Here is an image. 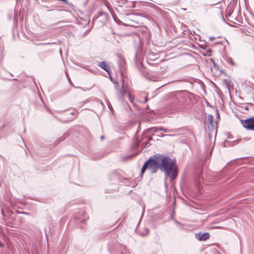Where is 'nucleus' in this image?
I'll return each instance as SVG.
<instances>
[{
  "mask_svg": "<svg viewBox=\"0 0 254 254\" xmlns=\"http://www.w3.org/2000/svg\"><path fill=\"white\" fill-rule=\"evenodd\" d=\"M113 17V19L114 20V21L116 23H118L119 24H122L123 25H124L125 26L134 27H137L138 26L139 23L137 22H136L133 20L127 19L125 20L126 22H123L118 19V17Z\"/></svg>",
  "mask_w": 254,
  "mask_h": 254,
  "instance_id": "obj_6",
  "label": "nucleus"
},
{
  "mask_svg": "<svg viewBox=\"0 0 254 254\" xmlns=\"http://www.w3.org/2000/svg\"><path fill=\"white\" fill-rule=\"evenodd\" d=\"M98 65L102 69L105 70L106 72H107L108 74L110 73L111 71V68L106 62H102L98 64Z\"/></svg>",
  "mask_w": 254,
  "mask_h": 254,
  "instance_id": "obj_9",
  "label": "nucleus"
},
{
  "mask_svg": "<svg viewBox=\"0 0 254 254\" xmlns=\"http://www.w3.org/2000/svg\"><path fill=\"white\" fill-rule=\"evenodd\" d=\"M13 21L14 22H16V21H17L16 17H14Z\"/></svg>",
  "mask_w": 254,
  "mask_h": 254,
  "instance_id": "obj_20",
  "label": "nucleus"
},
{
  "mask_svg": "<svg viewBox=\"0 0 254 254\" xmlns=\"http://www.w3.org/2000/svg\"><path fill=\"white\" fill-rule=\"evenodd\" d=\"M214 37H211L210 38V40H214Z\"/></svg>",
  "mask_w": 254,
  "mask_h": 254,
  "instance_id": "obj_23",
  "label": "nucleus"
},
{
  "mask_svg": "<svg viewBox=\"0 0 254 254\" xmlns=\"http://www.w3.org/2000/svg\"><path fill=\"white\" fill-rule=\"evenodd\" d=\"M207 120L209 124L211 126H213L214 121H213V116L212 115H208L207 116Z\"/></svg>",
  "mask_w": 254,
  "mask_h": 254,
  "instance_id": "obj_11",
  "label": "nucleus"
},
{
  "mask_svg": "<svg viewBox=\"0 0 254 254\" xmlns=\"http://www.w3.org/2000/svg\"><path fill=\"white\" fill-rule=\"evenodd\" d=\"M149 230L147 228H144L140 232V234L142 236H145L148 234Z\"/></svg>",
  "mask_w": 254,
  "mask_h": 254,
  "instance_id": "obj_12",
  "label": "nucleus"
},
{
  "mask_svg": "<svg viewBox=\"0 0 254 254\" xmlns=\"http://www.w3.org/2000/svg\"><path fill=\"white\" fill-rule=\"evenodd\" d=\"M160 154H155L145 161L141 168V175L146 170L152 174L156 173L159 169L160 170Z\"/></svg>",
  "mask_w": 254,
  "mask_h": 254,
  "instance_id": "obj_2",
  "label": "nucleus"
},
{
  "mask_svg": "<svg viewBox=\"0 0 254 254\" xmlns=\"http://www.w3.org/2000/svg\"><path fill=\"white\" fill-rule=\"evenodd\" d=\"M72 120V119H69L68 120L69 121H71Z\"/></svg>",
  "mask_w": 254,
  "mask_h": 254,
  "instance_id": "obj_29",
  "label": "nucleus"
},
{
  "mask_svg": "<svg viewBox=\"0 0 254 254\" xmlns=\"http://www.w3.org/2000/svg\"><path fill=\"white\" fill-rule=\"evenodd\" d=\"M212 10L214 14L217 16H223L222 10L220 7H214Z\"/></svg>",
  "mask_w": 254,
  "mask_h": 254,
  "instance_id": "obj_10",
  "label": "nucleus"
},
{
  "mask_svg": "<svg viewBox=\"0 0 254 254\" xmlns=\"http://www.w3.org/2000/svg\"><path fill=\"white\" fill-rule=\"evenodd\" d=\"M223 21L231 27H237L239 25L245 24L247 19L243 17H222Z\"/></svg>",
  "mask_w": 254,
  "mask_h": 254,
  "instance_id": "obj_3",
  "label": "nucleus"
},
{
  "mask_svg": "<svg viewBox=\"0 0 254 254\" xmlns=\"http://www.w3.org/2000/svg\"><path fill=\"white\" fill-rule=\"evenodd\" d=\"M209 234L208 233H204L203 234L198 233L195 234V237L199 241H206L209 238Z\"/></svg>",
  "mask_w": 254,
  "mask_h": 254,
  "instance_id": "obj_8",
  "label": "nucleus"
},
{
  "mask_svg": "<svg viewBox=\"0 0 254 254\" xmlns=\"http://www.w3.org/2000/svg\"><path fill=\"white\" fill-rule=\"evenodd\" d=\"M2 246V244H1V243L0 242V247H1Z\"/></svg>",
  "mask_w": 254,
  "mask_h": 254,
  "instance_id": "obj_27",
  "label": "nucleus"
},
{
  "mask_svg": "<svg viewBox=\"0 0 254 254\" xmlns=\"http://www.w3.org/2000/svg\"><path fill=\"white\" fill-rule=\"evenodd\" d=\"M114 84L118 99L121 102H123L125 96L127 93L124 88V80H122V85L120 87L118 82H114Z\"/></svg>",
  "mask_w": 254,
  "mask_h": 254,
  "instance_id": "obj_4",
  "label": "nucleus"
},
{
  "mask_svg": "<svg viewBox=\"0 0 254 254\" xmlns=\"http://www.w3.org/2000/svg\"><path fill=\"white\" fill-rule=\"evenodd\" d=\"M243 127L249 130L254 131V117L241 121Z\"/></svg>",
  "mask_w": 254,
  "mask_h": 254,
  "instance_id": "obj_5",
  "label": "nucleus"
},
{
  "mask_svg": "<svg viewBox=\"0 0 254 254\" xmlns=\"http://www.w3.org/2000/svg\"><path fill=\"white\" fill-rule=\"evenodd\" d=\"M100 138L101 139V140H103L104 139V136L102 135L101 137H100Z\"/></svg>",
  "mask_w": 254,
  "mask_h": 254,
  "instance_id": "obj_21",
  "label": "nucleus"
},
{
  "mask_svg": "<svg viewBox=\"0 0 254 254\" xmlns=\"http://www.w3.org/2000/svg\"><path fill=\"white\" fill-rule=\"evenodd\" d=\"M70 114L73 115H74V112H71Z\"/></svg>",
  "mask_w": 254,
  "mask_h": 254,
  "instance_id": "obj_26",
  "label": "nucleus"
},
{
  "mask_svg": "<svg viewBox=\"0 0 254 254\" xmlns=\"http://www.w3.org/2000/svg\"><path fill=\"white\" fill-rule=\"evenodd\" d=\"M159 130H163L165 132H168V129H164V128H159Z\"/></svg>",
  "mask_w": 254,
  "mask_h": 254,
  "instance_id": "obj_19",
  "label": "nucleus"
},
{
  "mask_svg": "<svg viewBox=\"0 0 254 254\" xmlns=\"http://www.w3.org/2000/svg\"><path fill=\"white\" fill-rule=\"evenodd\" d=\"M134 16H143L142 14L140 13H135L134 14Z\"/></svg>",
  "mask_w": 254,
  "mask_h": 254,
  "instance_id": "obj_18",
  "label": "nucleus"
},
{
  "mask_svg": "<svg viewBox=\"0 0 254 254\" xmlns=\"http://www.w3.org/2000/svg\"><path fill=\"white\" fill-rule=\"evenodd\" d=\"M55 44V43H39L37 44V45H48V44Z\"/></svg>",
  "mask_w": 254,
  "mask_h": 254,
  "instance_id": "obj_17",
  "label": "nucleus"
},
{
  "mask_svg": "<svg viewBox=\"0 0 254 254\" xmlns=\"http://www.w3.org/2000/svg\"><path fill=\"white\" fill-rule=\"evenodd\" d=\"M147 101V98L146 97L145 99V101H144V103L146 102Z\"/></svg>",
  "mask_w": 254,
  "mask_h": 254,
  "instance_id": "obj_25",
  "label": "nucleus"
},
{
  "mask_svg": "<svg viewBox=\"0 0 254 254\" xmlns=\"http://www.w3.org/2000/svg\"><path fill=\"white\" fill-rule=\"evenodd\" d=\"M127 94L128 95L129 100L130 102H132V100L134 99V97L132 96L130 93H127Z\"/></svg>",
  "mask_w": 254,
  "mask_h": 254,
  "instance_id": "obj_14",
  "label": "nucleus"
},
{
  "mask_svg": "<svg viewBox=\"0 0 254 254\" xmlns=\"http://www.w3.org/2000/svg\"><path fill=\"white\" fill-rule=\"evenodd\" d=\"M232 14V13H228V15H227L226 14L225 15V16H231V15Z\"/></svg>",
  "mask_w": 254,
  "mask_h": 254,
  "instance_id": "obj_24",
  "label": "nucleus"
},
{
  "mask_svg": "<svg viewBox=\"0 0 254 254\" xmlns=\"http://www.w3.org/2000/svg\"><path fill=\"white\" fill-rule=\"evenodd\" d=\"M77 22L83 26H85L89 24L90 19L89 17H78Z\"/></svg>",
  "mask_w": 254,
  "mask_h": 254,
  "instance_id": "obj_7",
  "label": "nucleus"
},
{
  "mask_svg": "<svg viewBox=\"0 0 254 254\" xmlns=\"http://www.w3.org/2000/svg\"><path fill=\"white\" fill-rule=\"evenodd\" d=\"M240 141H241V139H236V140H234V141L233 142V144H232V145H234L237 144L239 143Z\"/></svg>",
  "mask_w": 254,
  "mask_h": 254,
  "instance_id": "obj_16",
  "label": "nucleus"
},
{
  "mask_svg": "<svg viewBox=\"0 0 254 254\" xmlns=\"http://www.w3.org/2000/svg\"><path fill=\"white\" fill-rule=\"evenodd\" d=\"M160 170L172 181L177 177L178 170L175 162L168 157L160 155Z\"/></svg>",
  "mask_w": 254,
  "mask_h": 254,
  "instance_id": "obj_1",
  "label": "nucleus"
},
{
  "mask_svg": "<svg viewBox=\"0 0 254 254\" xmlns=\"http://www.w3.org/2000/svg\"><path fill=\"white\" fill-rule=\"evenodd\" d=\"M1 212H2V214L3 215V211L2 209L1 210Z\"/></svg>",
  "mask_w": 254,
  "mask_h": 254,
  "instance_id": "obj_28",
  "label": "nucleus"
},
{
  "mask_svg": "<svg viewBox=\"0 0 254 254\" xmlns=\"http://www.w3.org/2000/svg\"><path fill=\"white\" fill-rule=\"evenodd\" d=\"M68 80H69V83L71 84V85H73V83H72L71 81L70 80V79H68Z\"/></svg>",
  "mask_w": 254,
  "mask_h": 254,
  "instance_id": "obj_22",
  "label": "nucleus"
},
{
  "mask_svg": "<svg viewBox=\"0 0 254 254\" xmlns=\"http://www.w3.org/2000/svg\"><path fill=\"white\" fill-rule=\"evenodd\" d=\"M228 62L232 65H234L235 64L234 62L233 61L232 58H229L228 59Z\"/></svg>",
  "mask_w": 254,
  "mask_h": 254,
  "instance_id": "obj_15",
  "label": "nucleus"
},
{
  "mask_svg": "<svg viewBox=\"0 0 254 254\" xmlns=\"http://www.w3.org/2000/svg\"><path fill=\"white\" fill-rule=\"evenodd\" d=\"M124 64L125 62L124 59H121L120 62H119V66L121 69L122 67H123Z\"/></svg>",
  "mask_w": 254,
  "mask_h": 254,
  "instance_id": "obj_13",
  "label": "nucleus"
}]
</instances>
